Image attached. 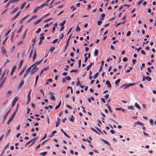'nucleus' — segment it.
<instances>
[{
	"mask_svg": "<svg viewBox=\"0 0 156 156\" xmlns=\"http://www.w3.org/2000/svg\"><path fill=\"white\" fill-rule=\"evenodd\" d=\"M145 79L148 81H150L151 80V78L148 76H146Z\"/></svg>",
	"mask_w": 156,
	"mask_h": 156,
	"instance_id": "obj_24",
	"label": "nucleus"
},
{
	"mask_svg": "<svg viewBox=\"0 0 156 156\" xmlns=\"http://www.w3.org/2000/svg\"><path fill=\"white\" fill-rule=\"evenodd\" d=\"M98 50L97 49H95L94 53V56H97L98 55Z\"/></svg>",
	"mask_w": 156,
	"mask_h": 156,
	"instance_id": "obj_19",
	"label": "nucleus"
},
{
	"mask_svg": "<svg viewBox=\"0 0 156 156\" xmlns=\"http://www.w3.org/2000/svg\"><path fill=\"white\" fill-rule=\"evenodd\" d=\"M49 68V67L48 66H47V67H45V68H44L42 70H43V71H46V70H47Z\"/></svg>",
	"mask_w": 156,
	"mask_h": 156,
	"instance_id": "obj_45",
	"label": "nucleus"
},
{
	"mask_svg": "<svg viewBox=\"0 0 156 156\" xmlns=\"http://www.w3.org/2000/svg\"><path fill=\"white\" fill-rule=\"evenodd\" d=\"M28 101L27 103V105H28L29 104V103L30 101V98L28 97Z\"/></svg>",
	"mask_w": 156,
	"mask_h": 156,
	"instance_id": "obj_59",
	"label": "nucleus"
},
{
	"mask_svg": "<svg viewBox=\"0 0 156 156\" xmlns=\"http://www.w3.org/2000/svg\"><path fill=\"white\" fill-rule=\"evenodd\" d=\"M56 133V131L54 130V131H53L52 133L51 134V136H54V134Z\"/></svg>",
	"mask_w": 156,
	"mask_h": 156,
	"instance_id": "obj_40",
	"label": "nucleus"
},
{
	"mask_svg": "<svg viewBox=\"0 0 156 156\" xmlns=\"http://www.w3.org/2000/svg\"><path fill=\"white\" fill-rule=\"evenodd\" d=\"M20 0H12V2L13 3H17Z\"/></svg>",
	"mask_w": 156,
	"mask_h": 156,
	"instance_id": "obj_57",
	"label": "nucleus"
},
{
	"mask_svg": "<svg viewBox=\"0 0 156 156\" xmlns=\"http://www.w3.org/2000/svg\"><path fill=\"white\" fill-rule=\"evenodd\" d=\"M74 118L73 115H71V117L70 118V121L72 122H74Z\"/></svg>",
	"mask_w": 156,
	"mask_h": 156,
	"instance_id": "obj_25",
	"label": "nucleus"
},
{
	"mask_svg": "<svg viewBox=\"0 0 156 156\" xmlns=\"http://www.w3.org/2000/svg\"><path fill=\"white\" fill-rule=\"evenodd\" d=\"M39 9H40L39 6L36 7H35V9L34 10L33 12L36 13V12H37Z\"/></svg>",
	"mask_w": 156,
	"mask_h": 156,
	"instance_id": "obj_14",
	"label": "nucleus"
},
{
	"mask_svg": "<svg viewBox=\"0 0 156 156\" xmlns=\"http://www.w3.org/2000/svg\"><path fill=\"white\" fill-rule=\"evenodd\" d=\"M41 28H39L38 29V30L36 31V33H40V31H41Z\"/></svg>",
	"mask_w": 156,
	"mask_h": 156,
	"instance_id": "obj_51",
	"label": "nucleus"
},
{
	"mask_svg": "<svg viewBox=\"0 0 156 156\" xmlns=\"http://www.w3.org/2000/svg\"><path fill=\"white\" fill-rule=\"evenodd\" d=\"M20 11L18 12L16 15L12 18V20H15L18 16H19L20 14Z\"/></svg>",
	"mask_w": 156,
	"mask_h": 156,
	"instance_id": "obj_9",
	"label": "nucleus"
},
{
	"mask_svg": "<svg viewBox=\"0 0 156 156\" xmlns=\"http://www.w3.org/2000/svg\"><path fill=\"white\" fill-rule=\"evenodd\" d=\"M38 77H39V76L38 75H37L36 77L35 81V87L36 85V83H37V81H38Z\"/></svg>",
	"mask_w": 156,
	"mask_h": 156,
	"instance_id": "obj_23",
	"label": "nucleus"
},
{
	"mask_svg": "<svg viewBox=\"0 0 156 156\" xmlns=\"http://www.w3.org/2000/svg\"><path fill=\"white\" fill-rule=\"evenodd\" d=\"M11 111V109H9V111L7 112L5 114V115H4V116L3 117V119L2 120V123H3L4 121L6 119V118L8 114Z\"/></svg>",
	"mask_w": 156,
	"mask_h": 156,
	"instance_id": "obj_2",
	"label": "nucleus"
},
{
	"mask_svg": "<svg viewBox=\"0 0 156 156\" xmlns=\"http://www.w3.org/2000/svg\"><path fill=\"white\" fill-rule=\"evenodd\" d=\"M16 68V66H14L13 67V69L12 70L11 72V73L10 75H12L14 72Z\"/></svg>",
	"mask_w": 156,
	"mask_h": 156,
	"instance_id": "obj_11",
	"label": "nucleus"
},
{
	"mask_svg": "<svg viewBox=\"0 0 156 156\" xmlns=\"http://www.w3.org/2000/svg\"><path fill=\"white\" fill-rule=\"evenodd\" d=\"M12 2V0H10L7 3V5L6 6V8H7L11 2Z\"/></svg>",
	"mask_w": 156,
	"mask_h": 156,
	"instance_id": "obj_26",
	"label": "nucleus"
},
{
	"mask_svg": "<svg viewBox=\"0 0 156 156\" xmlns=\"http://www.w3.org/2000/svg\"><path fill=\"white\" fill-rule=\"evenodd\" d=\"M94 64V63L93 62H91L90 64V65H89L87 67V70H89L90 69V67H91V66L92 65H93Z\"/></svg>",
	"mask_w": 156,
	"mask_h": 156,
	"instance_id": "obj_16",
	"label": "nucleus"
},
{
	"mask_svg": "<svg viewBox=\"0 0 156 156\" xmlns=\"http://www.w3.org/2000/svg\"><path fill=\"white\" fill-rule=\"evenodd\" d=\"M23 83H24V81L23 80H21V82L19 86V87H20L21 86H22L23 85Z\"/></svg>",
	"mask_w": 156,
	"mask_h": 156,
	"instance_id": "obj_32",
	"label": "nucleus"
},
{
	"mask_svg": "<svg viewBox=\"0 0 156 156\" xmlns=\"http://www.w3.org/2000/svg\"><path fill=\"white\" fill-rule=\"evenodd\" d=\"M29 15H27L26 16H25V17H24L23 18H22L20 21V23L21 24H22V23H23V22L28 17V16Z\"/></svg>",
	"mask_w": 156,
	"mask_h": 156,
	"instance_id": "obj_13",
	"label": "nucleus"
},
{
	"mask_svg": "<svg viewBox=\"0 0 156 156\" xmlns=\"http://www.w3.org/2000/svg\"><path fill=\"white\" fill-rule=\"evenodd\" d=\"M42 60H43V59H42L40 61L36 62L35 63L36 64H37V65L40 64L41 63V62L42 61Z\"/></svg>",
	"mask_w": 156,
	"mask_h": 156,
	"instance_id": "obj_42",
	"label": "nucleus"
},
{
	"mask_svg": "<svg viewBox=\"0 0 156 156\" xmlns=\"http://www.w3.org/2000/svg\"><path fill=\"white\" fill-rule=\"evenodd\" d=\"M135 84V83H129L128 84H124V85H122V87H124V88H126L128 87L131 86Z\"/></svg>",
	"mask_w": 156,
	"mask_h": 156,
	"instance_id": "obj_4",
	"label": "nucleus"
},
{
	"mask_svg": "<svg viewBox=\"0 0 156 156\" xmlns=\"http://www.w3.org/2000/svg\"><path fill=\"white\" fill-rule=\"evenodd\" d=\"M127 58L126 57H125L123 58V61L124 62H126L127 61Z\"/></svg>",
	"mask_w": 156,
	"mask_h": 156,
	"instance_id": "obj_62",
	"label": "nucleus"
},
{
	"mask_svg": "<svg viewBox=\"0 0 156 156\" xmlns=\"http://www.w3.org/2000/svg\"><path fill=\"white\" fill-rule=\"evenodd\" d=\"M42 40H40V41L38 43V45L39 46L42 43Z\"/></svg>",
	"mask_w": 156,
	"mask_h": 156,
	"instance_id": "obj_63",
	"label": "nucleus"
},
{
	"mask_svg": "<svg viewBox=\"0 0 156 156\" xmlns=\"http://www.w3.org/2000/svg\"><path fill=\"white\" fill-rule=\"evenodd\" d=\"M98 73H97L94 75V79L96 78L98 76Z\"/></svg>",
	"mask_w": 156,
	"mask_h": 156,
	"instance_id": "obj_37",
	"label": "nucleus"
},
{
	"mask_svg": "<svg viewBox=\"0 0 156 156\" xmlns=\"http://www.w3.org/2000/svg\"><path fill=\"white\" fill-rule=\"evenodd\" d=\"M5 82V81L3 80L1 82L0 85H1V86H2L4 84V83Z\"/></svg>",
	"mask_w": 156,
	"mask_h": 156,
	"instance_id": "obj_43",
	"label": "nucleus"
},
{
	"mask_svg": "<svg viewBox=\"0 0 156 156\" xmlns=\"http://www.w3.org/2000/svg\"><path fill=\"white\" fill-rule=\"evenodd\" d=\"M58 40V39H55L53 41H52V43L53 44L57 42Z\"/></svg>",
	"mask_w": 156,
	"mask_h": 156,
	"instance_id": "obj_61",
	"label": "nucleus"
},
{
	"mask_svg": "<svg viewBox=\"0 0 156 156\" xmlns=\"http://www.w3.org/2000/svg\"><path fill=\"white\" fill-rule=\"evenodd\" d=\"M24 62V60H21L20 62V63L19 65V67H20L22 65L23 63Z\"/></svg>",
	"mask_w": 156,
	"mask_h": 156,
	"instance_id": "obj_34",
	"label": "nucleus"
},
{
	"mask_svg": "<svg viewBox=\"0 0 156 156\" xmlns=\"http://www.w3.org/2000/svg\"><path fill=\"white\" fill-rule=\"evenodd\" d=\"M71 34L69 36L68 39L67 41H66V44H67L68 45H69V41H70V38H71Z\"/></svg>",
	"mask_w": 156,
	"mask_h": 156,
	"instance_id": "obj_22",
	"label": "nucleus"
},
{
	"mask_svg": "<svg viewBox=\"0 0 156 156\" xmlns=\"http://www.w3.org/2000/svg\"><path fill=\"white\" fill-rule=\"evenodd\" d=\"M26 2H24L23 4H22L20 8L21 9H22L24 8L25 5L26 4Z\"/></svg>",
	"mask_w": 156,
	"mask_h": 156,
	"instance_id": "obj_30",
	"label": "nucleus"
},
{
	"mask_svg": "<svg viewBox=\"0 0 156 156\" xmlns=\"http://www.w3.org/2000/svg\"><path fill=\"white\" fill-rule=\"evenodd\" d=\"M55 48L54 47H51L49 50V51L50 52L53 51L55 49Z\"/></svg>",
	"mask_w": 156,
	"mask_h": 156,
	"instance_id": "obj_31",
	"label": "nucleus"
},
{
	"mask_svg": "<svg viewBox=\"0 0 156 156\" xmlns=\"http://www.w3.org/2000/svg\"><path fill=\"white\" fill-rule=\"evenodd\" d=\"M66 79L68 80H71L70 77L69 76H66Z\"/></svg>",
	"mask_w": 156,
	"mask_h": 156,
	"instance_id": "obj_58",
	"label": "nucleus"
},
{
	"mask_svg": "<svg viewBox=\"0 0 156 156\" xmlns=\"http://www.w3.org/2000/svg\"><path fill=\"white\" fill-rule=\"evenodd\" d=\"M18 9V8L17 7L16 8H15V9L12 11L10 12V14H12L14 13L15 12H16L17 10Z\"/></svg>",
	"mask_w": 156,
	"mask_h": 156,
	"instance_id": "obj_17",
	"label": "nucleus"
},
{
	"mask_svg": "<svg viewBox=\"0 0 156 156\" xmlns=\"http://www.w3.org/2000/svg\"><path fill=\"white\" fill-rule=\"evenodd\" d=\"M36 139H36V138L34 137L30 140V141H31V142H32V143L31 144L30 146H31L33 145V144L34 143V142L36 141Z\"/></svg>",
	"mask_w": 156,
	"mask_h": 156,
	"instance_id": "obj_7",
	"label": "nucleus"
},
{
	"mask_svg": "<svg viewBox=\"0 0 156 156\" xmlns=\"http://www.w3.org/2000/svg\"><path fill=\"white\" fill-rule=\"evenodd\" d=\"M23 41H21L19 42L18 43V45H20V44H22L23 43Z\"/></svg>",
	"mask_w": 156,
	"mask_h": 156,
	"instance_id": "obj_56",
	"label": "nucleus"
},
{
	"mask_svg": "<svg viewBox=\"0 0 156 156\" xmlns=\"http://www.w3.org/2000/svg\"><path fill=\"white\" fill-rule=\"evenodd\" d=\"M12 91L11 90H8L6 93V95L9 97L12 94Z\"/></svg>",
	"mask_w": 156,
	"mask_h": 156,
	"instance_id": "obj_18",
	"label": "nucleus"
},
{
	"mask_svg": "<svg viewBox=\"0 0 156 156\" xmlns=\"http://www.w3.org/2000/svg\"><path fill=\"white\" fill-rule=\"evenodd\" d=\"M90 129L92 130L93 131L95 132L96 133H97V134H99V133L95 129H94V128H90Z\"/></svg>",
	"mask_w": 156,
	"mask_h": 156,
	"instance_id": "obj_35",
	"label": "nucleus"
},
{
	"mask_svg": "<svg viewBox=\"0 0 156 156\" xmlns=\"http://www.w3.org/2000/svg\"><path fill=\"white\" fill-rule=\"evenodd\" d=\"M23 25H22L21 27H20V29L17 32L18 33H20L21 31L22 30L23 28Z\"/></svg>",
	"mask_w": 156,
	"mask_h": 156,
	"instance_id": "obj_38",
	"label": "nucleus"
},
{
	"mask_svg": "<svg viewBox=\"0 0 156 156\" xmlns=\"http://www.w3.org/2000/svg\"><path fill=\"white\" fill-rule=\"evenodd\" d=\"M77 72V69H72L70 71V73L72 72Z\"/></svg>",
	"mask_w": 156,
	"mask_h": 156,
	"instance_id": "obj_44",
	"label": "nucleus"
},
{
	"mask_svg": "<svg viewBox=\"0 0 156 156\" xmlns=\"http://www.w3.org/2000/svg\"><path fill=\"white\" fill-rule=\"evenodd\" d=\"M25 70V69H23L21 71V72L19 73V75L21 76L22 75V74L24 72V71Z\"/></svg>",
	"mask_w": 156,
	"mask_h": 156,
	"instance_id": "obj_41",
	"label": "nucleus"
},
{
	"mask_svg": "<svg viewBox=\"0 0 156 156\" xmlns=\"http://www.w3.org/2000/svg\"><path fill=\"white\" fill-rule=\"evenodd\" d=\"M81 65V60L80 59V60H79V62H78V65H79V68L80 67Z\"/></svg>",
	"mask_w": 156,
	"mask_h": 156,
	"instance_id": "obj_49",
	"label": "nucleus"
},
{
	"mask_svg": "<svg viewBox=\"0 0 156 156\" xmlns=\"http://www.w3.org/2000/svg\"><path fill=\"white\" fill-rule=\"evenodd\" d=\"M48 5V4H44L43 3L42 5H41L39 7L40 8H42L44 6H47Z\"/></svg>",
	"mask_w": 156,
	"mask_h": 156,
	"instance_id": "obj_29",
	"label": "nucleus"
},
{
	"mask_svg": "<svg viewBox=\"0 0 156 156\" xmlns=\"http://www.w3.org/2000/svg\"><path fill=\"white\" fill-rule=\"evenodd\" d=\"M55 27H53L52 28V33H54V32L55 31Z\"/></svg>",
	"mask_w": 156,
	"mask_h": 156,
	"instance_id": "obj_60",
	"label": "nucleus"
},
{
	"mask_svg": "<svg viewBox=\"0 0 156 156\" xmlns=\"http://www.w3.org/2000/svg\"><path fill=\"white\" fill-rule=\"evenodd\" d=\"M31 69L30 67H29L26 71V73L28 74L30 72Z\"/></svg>",
	"mask_w": 156,
	"mask_h": 156,
	"instance_id": "obj_27",
	"label": "nucleus"
},
{
	"mask_svg": "<svg viewBox=\"0 0 156 156\" xmlns=\"http://www.w3.org/2000/svg\"><path fill=\"white\" fill-rule=\"evenodd\" d=\"M9 71V70L7 69H6L4 71V72H5V74L6 73L7 74H8Z\"/></svg>",
	"mask_w": 156,
	"mask_h": 156,
	"instance_id": "obj_46",
	"label": "nucleus"
},
{
	"mask_svg": "<svg viewBox=\"0 0 156 156\" xmlns=\"http://www.w3.org/2000/svg\"><path fill=\"white\" fill-rule=\"evenodd\" d=\"M38 67H37V66H34L31 71V74L33 75L35 72L37 71L38 70Z\"/></svg>",
	"mask_w": 156,
	"mask_h": 156,
	"instance_id": "obj_1",
	"label": "nucleus"
},
{
	"mask_svg": "<svg viewBox=\"0 0 156 156\" xmlns=\"http://www.w3.org/2000/svg\"><path fill=\"white\" fill-rule=\"evenodd\" d=\"M134 107L132 106H129L128 107V108L129 109H133Z\"/></svg>",
	"mask_w": 156,
	"mask_h": 156,
	"instance_id": "obj_53",
	"label": "nucleus"
},
{
	"mask_svg": "<svg viewBox=\"0 0 156 156\" xmlns=\"http://www.w3.org/2000/svg\"><path fill=\"white\" fill-rule=\"evenodd\" d=\"M1 52L3 54H6V51L5 49V47L2 46L1 47Z\"/></svg>",
	"mask_w": 156,
	"mask_h": 156,
	"instance_id": "obj_5",
	"label": "nucleus"
},
{
	"mask_svg": "<svg viewBox=\"0 0 156 156\" xmlns=\"http://www.w3.org/2000/svg\"><path fill=\"white\" fill-rule=\"evenodd\" d=\"M120 81V79H119L117 80H116L115 82V83L116 85H118V84L119 83Z\"/></svg>",
	"mask_w": 156,
	"mask_h": 156,
	"instance_id": "obj_28",
	"label": "nucleus"
},
{
	"mask_svg": "<svg viewBox=\"0 0 156 156\" xmlns=\"http://www.w3.org/2000/svg\"><path fill=\"white\" fill-rule=\"evenodd\" d=\"M13 118L12 117H11L8 120L7 122V124L9 125L10 123L13 120Z\"/></svg>",
	"mask_w": 156,
	"mask_h": 156,
	"instance_id": "obj_12",
	"label": "nucleus"
},
{
	"mask_svg": "<svg viewBox=\"0 0 156 156\" xmlns=\"http://www.w3.org/2000/svg\"><path fill=\"white\" fill-rule=\"evenodd\" d=\"M76 31H79L80 30V28L78 26H77V27H76Z\"/></svg>",
	"mask_w": 156,
	"mask_h": 156,
	"instance_id": "obj_52",
	"label": "nucleus"
},
{
	"mask_svg": "<svg viewBox=\"0 0 156 156\" xmlns=\"http://www.w3.org/2000/svg\"><path fill=\"white\" fill-rule=\"evenodd\" d=\"M61 131L68 138H70V136L68 135L66 133H65L63 129H61Z\"/></svg>",
	"mask_w": 156,
	"mask_h": 156,
	"instance_id": "obj_15",
	"label": "nucleus"
},
{
	"mask_svg": "<svg viewBox=\"0 0 156 156\" xmlns=\"http://www.w3.org/2000/svg\"><path fill=\"white\" fill-rule=\"evenodd\" d=\"M47 154V152H44L41 153V154L43 156H44L46 155Z\"/></svg>",
	"mask_w": 156,
	"mask_h": 156,
	"instance_id": "obj_33",
	"label": "nucleus"
},
{
	"mask_svg": "<svg viewBox=\"0 0 156 156\" xmlns=\"http://www.w3.org/2000/svg\"><path fill=\"white\" fill-rule=\"evenodd\" d=\"M51 100H53V101H55V97L54 95H51Z\"/></svg>",
	"mask_w": 156,
	"mask_h": 156,
	"instance_id": "obj_36",
	"label": "nucleus"
},
{
	"mask_svg": "<svg viewBox=\"0 0 156 156\" xmlns=\"http://www.w3.org/2000/svg\"><path fill=\"white\" fill-rule=\"evenodd\" d=\"M36 51H35L34 54V55H33V61H34L35 58L36 57Z\"/></svg>",
	"mask_w": 156,
	"mask_h": 156,
	"instance_id": "obj_21",
	"label": "nucleus"
},
{
	"mask_svg": "<svg viewBox=\"0 0 156 156\" xmlns=\"http://www.w3.org/2000/svg\"><path fill=\"white\" fill-rule=\"evenodd\" d=\"M101 140H102V141H103V142H104L106 144H107V145H110V144L106 140H104L102 139H101Z\"/></svg>",
	"mask_w": 156,
	"mask_h": 156,
	"instance_id": "obj_20",
	"label": "nucleus"
},
{
	"mask_svg": "<svg viewBox=\"0 0 156 156\" xmlns=\"http://www.w3.org/2000/svg\"><path fill=\"white\" fill-rule=\"evenodd\" d=\"M42 19H43L42 18H40V19H38V20H37L34 22V24L35 25H36L37 24L39 23L42 20Z\"/></svg>",
	"mask_w": 156,
	"mask_h": 156,
	"instance_id": "obj_8",
	"label": "nucleus"
},
{
	"mask_svg": "<svg viewBox=\"0 0 156 156\" xmlns=\"http://www.w3.org/2000/svg\"><path fill=\"white\" fill-rule=\"evenodd\" d=\"M5 72H4L3 73V74H2V77H1V78H0L1 80H2V79L4 76H5Z\"/></svg>",
	"mask_w": 156,
	"mask_h": 156,
	"instance_id": "obj_50",
	"label": "nucleus"
},
{
	"mask_svg": "<svg viewBox=\"0 0 156 156\" xmlns=\"http://www.w3.org/2000/svg\"><path fill=\"white\" fill-rule=\"evenodd\" d=\"M11 130H9L7 132V133H6L5 136H8L10 133Z\"/></svg>",
	"mask_w": 156,
	"mask_h": 156,
	"instance_id": "obj_48",
	"label": "nucleus"
},
{
	"mask_svg": "<svg viewBox=\"0 0 156 156\" xmlns=\"http://www.w3.org/2000/svg\"><path fill=\"white\" fill-rule=\"evenodd\" d=\"M18 99L19 98L17 97H16L15 98L12 103V107H13L15 105L16 103L18 100Z\"/></svg>",
	"mask_w": 156,
	"mask_h": 156,
	"instance_id": "obj_3",
	"label": "nucleus"
},
{
	"mask_svg": "<svg viewBox=\"0 0 156 156\" xmlns=\"http://www.w3.org/2000/svg\"><path fill=\"white\" fill-rule=\"evenodd\" d=\"M33 51L32 50L30 52V55H29V58H30L31 57L32 55L33 54Z\"/></svg>",
	"mask_w": 156,
	"mask_h": 156,
	"instance_id": "obj_47",
	"label": "nucleus"
},
{
	"mask_svg": "<svg viewBox=\"0 0 156 156\" xmlns=\"http://www.w3.org/2000/svg\"><path fill=\"white\" fill-rule=\"evenodd\" d=\"M107 106H108V110H109V111L111 112H112V110H111V108H110V106H109V105H108V104L107 105Z\"/></svg>",
	"mask_w": 156,
	"mask_h": 156,
	"instance_id": "obj_55",
	"label": "nucleus"
},
{
	"mask_svg": "<svg viewBox=\"0 0 156 156\" xmlns=\"http://www.w3.org/2000/svg\"><path fill=\"white\" fill-rule=\"evenodd\" d=\"M60 119L58 117L57 118V121L56 122V125H55V127H58L60 123Z\"/></svg>",
	"mask_w": 156,
	"mask_h": 156,
	"instance_id": "obj_6",
	"label": "nucleus"
},
{
	"mask_svg": "<svg viewBox=\"0 0 156 156\" xmlns=\"http://www.w3.org/2000/svg\"><path fill=\"white\" fill-rule=\"evenodd\" d=\"M106 84L108 86V87H111L112 85L109 81L107 80L106 82Z\"/></svg>",
	"mask_w": 156,
	"mask_h": 156,
	"instance_id": "obj_10",
	"label": "nucleus"
},
{
	"mask_svg": "<svg viewBox=\"0 0 156 156\" xmlns=\"http://www.w3.org/2000/svg\"><path fill=\"white\" fill-rule=\"evenodd\" d=\"M31 143V141L30 140L28 142H27L26 144L25 145V146L27 147V146L29 144H30Z\"/></svg>",
	"mask_w": 156,
	"mask_h": 156,
	"instance_id": "obj_54",
	"label": "nucleus"
},
{
	"mask_svg": "<svg viewBox=\"0 0 156 156\" xmlns=\"http://www.w3.org/2000/svg\"><path fill=\"white\" fill-rule=\"evenodd\" d=\"M105 15L104 13H103L101 15V18H100L101 20H102L105 17Z\"/></svg>",
	"mask_w": 156,
	"mask_h": 156,
	"instance_id": "obj_39",
	"label": "nucleus"
},
{
	"mask_svg": "<svg viewBox=\"0 0 156 156\" xmlns=\"http://www.w3.org/2000/svg\"><path fill=\"white\" fill-rule=\"evenodd\" d=\"M141 53L143 55H145V53L144 51V50H142L141 51Z\"/></svg>",
	"mask_w": 156,
	"mask_h": 156,
	"instance_id": "obj_64",
	"label": "nucleus"
}]
</instances>
